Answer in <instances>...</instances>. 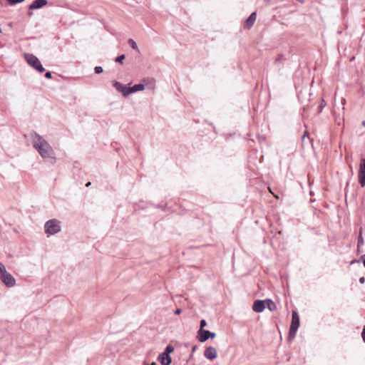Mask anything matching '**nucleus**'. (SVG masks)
<instances>
[{
    "instance_id": "nucleus-1",
    "label": "nucleus",
    "mask_w": 365,
    "mask_h": 365,
    "mask_svg": "<svg viewBox=\"0 0 365 365\" xmlns=\"http://www.w3.org/2000/svg\"><path fill=\"white\" fill-rule=\"evenodd\" d=\"M33 147L43 158H53L54 151L51 145L38 133L34 132L31 135Z\"/></svg>"
},
{
    "instance_id": "nucleus-2",
    "label": "nucleus",
    "mask_w": 365,
    "mask_h": 365,
    "mask_svg": "<svg viewBox=\"0 0 365 365\" xmlns=\"http://www.w3.org/2000/svg\"><path fill=\"white\" fill-rule=\"evenodd\" d=\"M113 86L122 94L124 98L128 97L130 94L145 90V84L138 83L130 86L131 83L124 85L119 81H113Z\"/></svg>"
},
{
    "instance_id": "nucleus-3",
    "label": "nucleus",
    "mask_w": 365,
    "mask_h": 365,
    "mask_svg": "<svg viewBox=\"0 0 365 365\" xmlns=\"http://www.w3.org/2000/svg\"><path fill=\"white\" fill-rule=\"evenodd\" d=\"M0 280L7 287H13L16 284L15 278L6 271L5 265L0 262Z\"/></svg>"
},
{
    "instance_id": "nucleus-4",
    "label": "nucleus",
    "mask_w": 365,
    "mask_h": 365,
    "mask_svg": "<svg viewBox=\"0 0 365 365\" xmlns=\"http://www.w3.org/2000/svg\"><path fill=\"white\" fill-rule=\"evenodd\" d=\"M24 57L28 64L38 72L42 73L45 71L39 59L34 54L25 53Z\"/></svg>"
},
{
    "instance_id": "nucleus-5",
    "label": "nucleus",
    "mask_w": 365,
    "mask_h": 365,
    "mask_svg": "<svg viewBox=\"0 0 365 365\" xmlns=\"http://www.w3.org/2000/svg\"><path fill=\"white\" fill-rule=\"evenodd\" d=\"M60 222L58 220H48L44 225L45 232L48 235H55L61 231Z\"/></svg>"
},
{
    "instance_id": "nucleus-6",
    "label": "nucleus",
    "mask_w": 365,
    "mask_h": 365,
    "mask_svg": "<svg viewBox=\"0 0 365 365\" xmlns=\"http://www.w3.org/2000/svg\"><path fill=\"white\" fill-rule=\"evenodd\" d=\"M216 336L215 332H211L206 329H199L198 331V340L200 342H205L209 338L213 339Z\"/></svg>"
},
{
    "instance_id": "nucleus-7",
    "label": "nucleus",
    "mask_w": 365,
    "mask_h": 365,
    "mask_svg": "<svg viewBox=\"0 0 365 365\" xmlns=\"http://www.w3.org/2000/svg\"><path fill=\"white\" fill-rule=\"evenodd\" d=\"M358 178L359 183L361 187H364L365 186V158L361 160Z\"/></svg>"
},
{
    "instance_id": "nucleus-8",
    "label": "nucleus",
    "mask_w": 365,
    "mask_h": 365,
    "mask_svg": "<svg viewBox=\"0 0 365 365\" xmlns=\"http://www.w3.org/2000/svg\"><path fill=\"white\" fill-rule=\"evenodd\" d=\"M204 356L206 359L209 360H213L216 359L217 356L216 349L213 346H209L206 348L204 352Z\"/></svg>"
},
{
    "instance_id": "nucleus-9",
    "label": "nucleus",
    "mask_w": 365,
    "mask_h": 365,
    "mask_svg": "<svg viewBox=\"0 0 365 365\" xmlns=\"http://www.w3.org/2000/svg\"><path fill=\"white\" fill-rule=\"evenodd\" d=\"M265 309L264 300L257 299L253 302L252 309L257 313L262 312Z\"/></svg>"
},
{
    "instance_id": "nucleus-10",
    "label": "nucleus",
    "mask_w": 365,
    "mask_h": 365,
    "mask_svg": "<svg viewBox=\"0 0 365 365\" xmlns=\"http://www.w3.org/2000/svg\"><path fill=\"white\" fill-rule=\"evenodd\" d=\"M48 4L47 0H34L29 6V9L30 10L38 9Z\"/></svg>"
},
{
    "instance_id": "nucleus-11",
    "label": "nucleus",
    "mask_w": 365,
    "mask_h": 365,
    "mask_svg": "<svg viewBox=\"0 0 365 365\" xmlns=\"http://www.w3.org/2000/svg\"><path fill=\"white\" fill-rule=\"evenodd\" d=\"M299 327V316L296 311H292V322L289 327L298 329Z\"/></svg>"
},
{
    "instance_id": "nucleus-12",
    "label": "nucleus",
    "mask_w": 365,
    "mask_h": 365,
    "mask_svg": "<svg viewBox=\"0 0 365 365\" xmlns=\"http://www.w3.org/2000/svg\"><path fill=\"white\" fill-rule=\"evenodd\" d=\"M256 13L255 12H252L250 16L246 19L245 21V26L247 28V29H250L253 24H255V21H256Z\"/></svg>"
},
{
    "instance_id": "nucleus-13",
    "label": "nucleus",
    "mask_w": 365,
    "mask_h": 365,
    "mask_svg": "<svg viewBox=\"0 0 365 365\" xmlns=\"http://www.w3.org/2000/svg\"><path fill=\"white\" fill-rule=\"evenodd\" d=\"M264 305L265 307L267 306L270 311L275 310L277 308L276 304L271 299H264Z\"/></svg>"
},
{
    "instance_id": "nucleus-14",
    "label": "nucleus",
    "mask_w": 365,
    "mask_h": 365,
    "mask_svg": "<svg viewBox=\"0 0 365 365\" xmlns=\"http://www.w3.org/2000/svg\"><path fill=\"white\" fill-rule=\"evenodd\" d=\"M158 360L160 361V363H164V362H172V358L170 355L168 354V356L166 355H163V352L161 353L160 354H159L158 356Z\"/></svg>"
},
{
    "instance_id": "nucleus-15",
    "label": "nucleus",
    "mask_w": 365,
    "mask_h": 365,
    "mask_svg": "<svg viewBox=\"0 0 365 365\" xmlns=\"http://www.w3.org/2000/svg\"><path fill=\"white\" fill-rule=\"evenodd\" d=\"M297 330H298V329L289 327V335H288L289 341H291L296 336Z\"/></svg>"
},
{
    "instance_id": "nucleus-16",
    "label": "nucleus",
    "mask_w": 365,
    "mask_h": 365,
    "mask_svg": "<svg viewBox=\"0 0 365 365\" xmlns=\"http://www.w3.org/2000/svg\"><path fill=\"white\" fill-rule=\"evenodd\" d=\"M364 244V238L362 237V230L360 229L359 230V237H358V239H357V249H358V251L359 252V248L360 247Z\"/></svg>"
},
{
    "instance_id": "nucleus-17",
    "label": "nucleus",
    "mask_w": 365,
    "mask_h": 365,
    "mask_svg": "<svg viewBox=\"0 0 365 365\" xmlns=\"http://www.w3.org/2000/svg\"><path fill=\"white\" fill-rule=\"evenodd\" d=\"M128 43L133 49L136 50L139 52L138 45L133 39L129 38Z\"/></svg>"
},
{
    "instance_id": "nucleus-18",
    "label": "nucleus",
    "mask_w": 365,
    "mask_h": 365,
    "mask_svg": "<svg viewBox=\"0 0 365 365\" xmlns=\"http://www.w3.org/2000/svg\"><path fill=\"white\" fill-rule=\"evenodd\" d=\"M174 351V347L172 346V345H168L165 349V351H163V355H166L168 356L170 355V354L171 352H173Z\"/></svg>"
},
{
    "instance_id": "nucleus-19",
    "label": "nucleus",
    "mask_w": 365,
    "mask_h": 365,
    "mask_svg": "<svg viewBox=\"0 0 365 365\" xmlns=\"http://www.w3.org/2000/svg\"><path fill=\"white\" fill-rule=\"evenodd\" d=\"M125 58V54H121L118 56H117L115 59V62H118V63H123V61Z\"/></svg>"
},
{
    "instance_id": "nucleus-20",
    "label": "nucleus",
    "mask_w": 365,
    "mask_h": 365,
    "mask_svg": "<svg viewBox=\"0 0 365 365\" xmlns=\"http://www.w3.org/2000/svg\"><path fill=\"white\" fill-rule=\"evenodd\" d=\"M364 260H365V255H361L359 259H353L350 264H353L354 263H359L361 262H364Z\"/></svg>"
},
{
    "instance_id": "nucleus-21",
    "label": "nucleus",
    "mask_w": 365,
    "mask_h": 365,
    "mask_svg": "<svg viewBox=\"0 0 365 365\" xmlns=\"http://www.w3.org/2000/svg\"><path fill=\"white\" fill-rule=\"evenodd\" d=\"M10 5H15L16 4L23 2L24 0H6Z\"/></svg>"
},
{
    "instance_id": "nucleus-22",
    "label": "nucleus",
    "mask_w": 365,
    "mask_h": 365,
    "mask_svg": "<svg viewBox=\"0 0 365 365\" xmlns=\"http://www.w3.org/2000/svg\"><path fill=\"white\" fill-rule=\"evenodd\" d=\"M94 71H95V73L100 74V73H103V69L101 66H96L94 68Z\"/></svg>"
},
{
    "instance_id": "nucleus-23",
    "label": "nucleus",
    "mask_w": 365,
    "mask_h": 365,
    "mask_svg": "<svg viewBox=\"0 0 365 365\" xmlns=\"http://www.w3.org/2000/svg\"><path fill=\"white\" fill-rule=\"evenodd\" d=\"M207 325V322L205 319H202L200 322V329H204L203 328Z\"/></svg>"
},
{
    "instance_id": "nucleus-24",
    "label": "nucleus",
    "mask_w": 365,
    "mask_h": 365,
    "mask_svg": "<svg viewBox=\"0 0 365 365\" xmlns=\"http://www.w3.org/2000/svg\"><path fill=\"white\" fill-rule=\"evenodd\" d=\"M45 77L48 79H50L52 78V73L50 71H47L46 73H45Z\"/></svg>"
},
{
    "instance_id": "nucleus-25",
    "label": "nucleus",
    "mask_w": 365,
    "mask_h": 365,
    "mask_svg": "<svg viewBox=\"0 0 365 365\" xmlns=\"http://www.w3.org/2000/svg\"><path fill=\"white\" fill-rule=\"evenodd\" d=\"M361 337L363 341L365 342V326L363 328L362 332H361Z\"/></svg>"
},
{
    "instance_id": "nucleus-26",
    "label": "nucleus",
    "mask_w": 365,
    "mask_h": 365,
    "mask_svg": "<svg viewBox=\"0 0 365 365\" xmlns=\"http://www.w3.org/2000/svg\"><path fill=\"white\" fill-rule=\"evenodd\" d=\"M182 310L181 309H177L175 311V314L176 315H178L181 313Z\"/></svg>"
},
{
    "instance_id": "nucleus-27",
    "label": "nucleus",
    "mask_w": 365,
    "mask_h": 365,
    "mask_svg": "<svg viewBox=\"0 0 365 365\" xmlns=\"http://www.w3.org/2000/svg\"><path fill=\"white\" fill-rule=\"evenodd\" d=\"M365 282V278L364 277L359 278V282L361 284H364Z\"/></svg>"
},
{
    "instance_id": "nucleus-28",
    "label": "nucleus",
    "mask_w": 365,
    "mask_h": 365,
    "mask_svg": "<svg viewBox=\"0 0 365 365\" xmlns=\"http://www.w3.org/2000/svg\"><path fill=\"white\" fill-rule=\"evenodd\" d=\"M324 105H325L324 101H322V104L319 106L320 111L322 110V108H324Z\"/></svg>"
},
{
    "instance_id": "nucleus-29",
    "label": "nucleus",
    "mask_w": 365,
    "mask_h": 365,
    "mask_svg": "<svg viewBox=\"0 0 365 365\" xmlns=\"http://www.w3.org/2000/svg\"><path fill=\"white\" fill-rule=\"evenodd\" d=\"M160 364H161V365H170L171 364V362L166 361V362L160 363Z\"/></svg>"
},
{
    "instance_id": "nucleus-30",
    "label": "nucleus",
    "mask_w": 365,
    "mask_h": 365,
    "mask_svg": "<svg viewBox=\"0 0 365 365\" xmlns=\"http://www.w3.org/2000/svg\"><path fill=\"white\" fill-rule=\"evenodd\" d=\"M196 349H197V346L196 345L193 346L192 348V352L195 351Z\"/></svg>"
},
{
    "instance_id": "nucleus-31",
    "label": "nucleus",
    "mask_w": 365,
    "mask_h": 365,
    "mask_svg": "<svg viewBox=\"0 0 365 365\" xmlns=\"http://www.w3.org/2000/svg\"><path fill=\"white\" fill-rule=\"evenodd\" d=\"M282 57V56H279L276 59V62L281 61Z\"/></svg>"
},
{
    "instance_id": "nucleus-32",
    "label": "nucleus",
    "mask_w": 365,
    "mask_h": 365,
    "mask_svg": "<svg viewBox=\"0 0 365 365\" xmlns=\"http://www.w3.org/2000/svg\"><path fill=\"white\" fill-rule=\"evenodd\" d=\"M148 365H157V364L155 362H153V363H151L150 364H148Z\"/></svg>"
},
{
    "instance_id": "nucleus-33",
    "label": "nucleus",
    "mask_w": 365,
    "mask_h": 365,
    "mask_svg": "<svg viewBox=\"0 0 365 365\" xmlns=\"http://www.w3.org/2000/svg\"><path fill=\"white\" fill-rule=\"evenodd\" d=\"M206 123L210 125H213L212 123H208L207 121H206Z\"/></svg>"
},
{
    "instance_id": "nucleus-34",
    "label": "nucleus",
    "mask_w": 365,
    "mask_h": 365,
    "mask_svg": "<svg viewBox=\"0 0 365 365\" xmlns=\"http://www.w3.org/2000/svg\"><path fill=\"white\" fill-rule=\"evenodd\" d=\"M90 185H91V182H88V183L86 184V186H87V187H88V186H90Z\"/></svg>"
},
{
    "instance_id": "nucleus-35",
    "label": "nucleus",
    "mask_w": 365,
    "mask_h": 365,
    "mask_svg": "<svg viewBox=\"0 0 365 365\" xmlns=\"http://www.w3.org/2000/svg\"><path fill=\"white\" fill-rule=\"evenodd\" d=\"M0 33H1V29H0Z\"/></svg>"
}]
</instances>
